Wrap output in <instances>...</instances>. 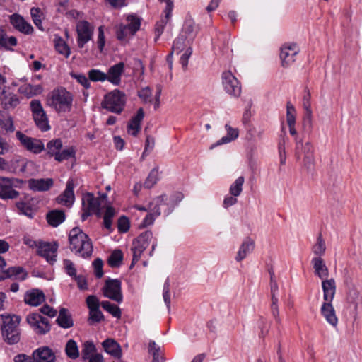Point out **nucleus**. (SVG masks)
I'll list each match as a JSON object with an SVG mask.
<instances>
[{
  "mask_svg": "<svg viewBox=\"0 0 362 362\" xmlns=\"http://www.w3.org/2000/svg\"><path fill=\"white\" fill-rule=\"evenodd\" d=\"M125 104L126 95L124 93L115 89L105 95L101 106L109 112L119 115L124 110Z\"/></svg>",
  "mask_w": 362,
  "mask_h": 362,
  "instance_id": "nucleus-6",
  "label": "nucleus"
},
{
  "mask_svg": "<svg viewBox=\"0 0 362 362\" xmlns=\"http://www.w3.org/2000/svg\"><path fill=\"white\" fill-rule=\"evenodd\" d=\"M74 181L73 179H69L66 189L64 192L57 197L56 200L58 204H62L66 206H71L74 201Z\"/></svg>",
  "mask_w": 362,
  "mask_h": 362,
  "instance_id": "nucleus-25",
  "label": "nucleus"
},
{
  "mask_svg": "<svg viewBox=\"0 0 362 362\" xmlns=\"http://www.w3.org/2000/svg\"><path fill=\"white\" fill-rule=\"evenodd\" d=\"M57 248L58 245L55 243H42L38 245L37 254L50 264H53L56 262Z\"/></svg>",
  "mask_w": 362,
  "mask_h": 362,
  "instance_id": "nucleus-19",
  "label": "nucleus"
},
{
  "mask_svg": "<svg viewBox=\"0 0 362 362\" xmlns=\"http://www.w3.org/2000/svg\"><path fill=\"white\" fill-rule=\"evenodd\" d=\"M222 83L227 93L236 98L240 95L241 86L240 82L230 71L223 72Z\"/></svg>",
  "mask_w": 362,
  "mask_h": 362,
  "instance_id": "nucleus-16",
  "label": "nucleus"
},
{
  "mask_svg": "<svg viewBox=\"0 0 362 362\" xmlns=\"http://www.w3.org/2000/svg\"><path fill=\"white\" fill-rule=\"evenodd\" d=\"M16 206L19 214L25 215L30 218L33 217L34 211L30 204L23 201H20L16 203Z\"/></svg>",
  "mask_w": 362,
  "mask_h": 362,
  "instance_id": "nucleus-42",
  "label": "nucleus"
},
{
  "mask_svg": "<svg viewBox=\"0 0 362 362\" xmlns=\"http://www.w3.org/2000/svg\"><path fill=\"white\" fill-rule=\"evenodd\" d=\"M45 300V296L42 291L35 288L28 291L24 296V302L32 306H37Z\"/></svg>",
  "mask_w": 362,
  "mask_h": 362,
  "instance_id": "nucleus-28",
  "label": "nucleus"
},
{
  "mask_svg": "<svg viewBox=\"0 0 362 362\" xmlns=\"http://www.w3.org/2000/svg\"><path fill=\"white\" fill-rule=\"evenodd\" d=\"M71 250L83 257H88L92 255L93 245L91 240L78 227L72 228L69 234Z\"/></svg>",
  "mask_w": 362,
  "mask_h": 362,
  "instance_id": "nucleus-3",
  "label": "nucleus"
},
{
  "mask_svg": "<svg viewBox=\"0 0 362 362\" xmlns=\"http://www.w3.org/2000/svg\"><path fill=\"white\" fill-rule=\"evenodd\" d=\"M30 15L33 19L34 24L40 30H44V28L42 25L41 16L42 15L40 8H32L30 9Z\"/></svg>",
  "mask_w": 362,
  "mask_h": 362,
  "instance_id": "nucleus-53",
  "label": "nucleus"
},
{
  "mask_svg": "<svg viewBox=\"0 0 362 362\" xmlns=\"http://www.w3.org/2000/svg\"><path fill=\"white\" fill-rule=\"evenodd\" d=\"M123 259V254L120 250H115L108 257L107 262L111 267H118Z\"/></svg>",
  "mask_w": 362,
  "mask_h": 362,
  "instance_id": "nucleus-48",
  "label": "nucleus"
},
{
  "mask_svg": "<svg viewBox=\"0 0 362 362\" xmlns=\"http://www.w3.org/2000/svg\"><path fill=\"white\" fill-rule=\"evenodd\" d=\"M185 37H185L184 35H179L174 40L172 46L173 52H176L177 54H179L182 50H184L185 47Z\"/></svg>",
  "mask_w": 362,
  "mask_h": 362,
  "instance_id": "nucleus-56",
  "label": "nucleus"
},
{
  "mask_svg": "<svg viewBox=\"0 0 362 362\" xmlns=\"http://www.w3.org/2000/svg\"><path fill=\"white\" fill-rule=\"evenodd\" d=\"M35 362H55L56 356L53 351L48 346H42L33 352Z\"/></svg>",
  "mask_w": 362,
  "mask_h": 362,
  "instance_id": "nucleus-26",
  "label": "nucleus"
},
{
  "mask_svg": "<svg viewBox=\"0 0 362 362\" xmlns=\"http://www.w3.org/2000/svg\"><path fill=\"white\" fill-rule=\"evenodd\" d=\"M104 320V315L100 310V308L89 311L88 323L90 325Z\"/></svg>",
  "mask_w": 362,
  "mask_h": 362,
  "instance_id": "nucleus-54",
  "label": "nucleus"
},
{
  "mask_svg": "<svg viewBox=\"0 0 362 362\" xmlns=\"http://www.w3.org/2000/svg\"><path fill=\"white\" fill-rule=\"evenodd\" d=\"M127 20L128 23L124 25L127 27L129 30H130L131 35H134L140 28L141 21L137 16L134 15H129Z\"/></svg>",
  "mask_w": 362,
  "mask_h": 362,
  "instance_id": "nucleus-47",
  "label": "nucleus"
},
{
  "mask_svg": "<svg viewBox=\"0 0 362 362\" xmlns=\"http://www.w3.org/2000/svg\"><path fill=\"white\" fill-rule=\"evenodd\" d=\"M67 356L71 359H76L79 356V351L76 342L74 339H69L65 347Z\"/></svg>",
  "mask_w": 362,
  "mask_h": 362,
  "instance_id": "nucleus-41",
  "label": "nucleus"
},
{
  "mask_svg": "<svg viewBox=\"0 0 362 362\" xmlns=\"http://www.w3.org/2000/svg\"><path fill=\"white\" fill-rule=\"evenodd\" d=\"M86 304L90 310L100 308L101 303H100L99 300L95 296L90 295L86 298Z\"/></svg>",
  "mask_w": 362,
  "mask_h": 362,
  "instance_id": "nucleus-64",
  "label": "nucleus"
},
{
  "mask_svg": "<svg viewBox=\"0 0 362 362\" xmlns=\"http://www.w3.org/2000/svg\"><path fill=\"white\" fill-rule=\"evenodd\" d=\"M30 109L35 125L42 132L50 129L47 115L44 110L41 102L39 100H33L30 103Z\"/></svg>",
  "mask_w": 362,
  "mask_h": 362,
  "instance_id": "nucleus-10",
  "label": "nucleus"
},
{
  "mask_svg": "<svg viewBox=\"0 0 362 362\" xmlns=\"http://www.w3.org/2000/svg\"><path fill=\"white\" fill-rule=\"evenodd\" d=\"M0 100L2 107L5 110L14 109L20 103L19 98L16 94L13 93H6L4 90L1 91Z\"/></svg>",
  "mask_w": 362,
  "mask_h": 362,
  "instance_id": "nucleus-30",
  "label": "nucleus"
},
{
  "mask_svg": "<svg viewBox=\"0 0 362 362\" xmlns=\"http://www.w3.org/2000/svg\"><path fill=\"white\" fill-rule=\"evenodd\" d=\"M296 109L294 106L288 102L286 105V122L288 126L296 124Z\"/></svg>",
  "mask_w": 362,
  "mask_h": 362,
  "instance_id": "nucleus-55",
  "label": "nucleus"
},
{
  "mask_svg": "<svg viewBox=\"0 0 362 362\" xmlns=\"http://www.w3.org/2000/svg\"><path fill=\"white\" fill-rule=\"evenodd\" d=\"M157 197L161 198V203L156 207L161 214L163 210V214L165 216H168L173 212L174 209L178 205V204L182 200L184 196L181 192H175L170 194L169 197L167 194H163Z\"/></svg>",
  "mask_w": 362,
  "mask_h": 362,
  "instance_id": "nucleus-13",
  "label": "nucleus"
},
{
  "mask_svg": "<svg viewBox=\"0 0 362 362\" xmlns=\"http://www.w3.org/2000/svg\"><path fill=\"white\" fill-rule=\"evenodd\" d=\"M21 317L16 315L1 314L0 315V329L1 335L9 345L18 343L21 340V330L19 324Z\"/></svg>",
  "mask_w": 362,
  "mask_h": 362,
  "instance_id": "nucleus-2",
  "label": "nucleus"
},
{
  "mask_svg": "<svg viewBox=\"0 0 362 362\" xmlns=\"http://www.w3.org/2000/svg\"><path fill=\"white\" fill-rule=\"evenodd\" d=\"M96 351L95 346L92 341H86L83 344L81 350L82 358L86 361L88 358H90L92 355H94Z\"/></svg>",
  "mask_w": 362,
  "mask_h": 362,
  "instance_id": "nucleus-46",
  "label": "nucleus"
},
{
  "mask_svg": "<svg viewBox=\"0 0 362 362\" xmlns=\"http://www.w3.org/2000/svg\"><path fill=\"white\" fill-rule=\"evenodd\" d=\"M103 295L118 303L122 302L121 281L118 279H107L103 288Z\"/></svg>",
  "mask_w": 362,
  "mask_h": 362,
  "instance_id": "nucleus-15",
  "label": "nucleus"
},
{
  "mask_svg": "<svg viewBox=\"0 0 362 362\" xmlns=\"http://www.w3.org/2000/svg\"><path fill=\"white\" fill-rule=\"evenodd\" d=\"M93 267L94 268L95 276L100 279L103 276V262L101 259L97 258L93 262Z\"/></svg>",
  "mask_w": 362,
  "mask_h": 362,
  "instance_id": "nucleus-63",
  "label": "nucleus"
},
{
  "mask_svg": "<svg viewBox=\"0 0 362 362\" xmlns=\"http://www.w3.org/2000/svg\"><path fill=\"white\" fill-rule=\"evenodd\" d=\"M117 228L119 233H126L129 229V219L122 216L118 219Z\"/></svg>",
  "mask_w": 362,
  "mask_h": 362,
  "instance_id": "nucleus-62",
  "label": "nucleus"
},
{
  "mask_svg": "<svg viewBox=\"0 0 362 362\" xmlns=\"http://www.w3.org/2000/svg\"><path fill=\"white\" fill-rule=\"evenodd\" d=\"M124 63L119 62L117 64L111 66L107 74V79L110 83L114 86H119L121 83V77L124 71Z\"/></svg>",
  "mask_w": 362,
  "mask_h": 362,
  "instance_id": "nucleus-24",
  "label": "nucleus"
},
{
  "mask_svg": "<svg viewBox=\"0 0 362 362\" xmlns=\"http://www.w3.org/2000/svg\"><path fill=\"white\" fill-rule=\"evenodd\" d=\"M76 149L74 146H69L56 154L55 160L62 162L71 158H75Z\"/></svg>",
  "mask_w": 362,
  "mask_h": 362,
  "instance_id": "nucleus-43",
  "label": "nucleus"
},
{
  "mask_svg": "<svg viewBox=\"0 0 362 362\" xmlns=\"http://www.w3.org/2000/svg\"><path fill=\"white\" fill-rule=\"evenodd\" d=\"M322 288L325 302L321 305L320 313L327 323L335 327L338 324V318L332 304L336 291V283L334 279H330L329 280L322 281Z\"/></svg>",
  "mask_w": 362,
  "mask_h": 362,
  "instance_id": "nucleus-1",
  "label": "nucleus"
},
{
  "mask_svg": "<svg viewBox=\"0 0 362 362\" xmlns=\"http://www.w3.org/2000/svg\"><path fill=\"white\" fill-rule=\"evenodd\" d=\"M255 248V243L250 238H245L240 246L239 250L235 257L237 262L244 259L248 254L252 252Z\"/></svg>",
  "mask_w": 362,
  "mask_h": 362,
  "instance_id": "nucleus-32",
  "label": "nucleus"
},
{
  "mask_svg": "<svg viewBox=\"0 0 362 362\" xmlns=\"http://www.w3.org/2000/svg\"><path fill=\"white\" fill-rule=\"evenodd\" d=\"M166 3V6L164 10L165 17L158 21L155 25V41L156 42L160 36L162 35L168 21L171 17V13L173 8V3L171 0H164Z\"/></svg>",
  "mask_w": 362,
  "mask_h": 362,
  "instance_id": "nucleus-23",
  "label": "nucleus"
},
{
  "mask_svg": "<svg viewBox=\"0 0 362 362\" xmlns=\"http://www.w3.org/2000/svg\"><path fill=\"white\" fill-rule=\"evenodd\" d=\"M295 156L297 160H302L303 166L308 170L313 169L315 166L314 147L311 142L303 143V138H295Z\"/></svg>",
  "mask_w": 362,
  "mask_h": 362,
  "instance_id": "nucleus-5",
  "label": "nucleus"
},
{
  "mask_svg": "<svg viewBox=\"0 0 362 362\" xmlns=\"http://www.w3.org/2000/svg\"><path fill=\"white\" fill-rule=\"evenodd\" d=\"M70 75L71 78L76 79L77 82L82 85L86 89L90 87L89 78H88L84 74L72 72Z\"/></svg>",
  "mask_w": 362,
  "mask_h": 362,
  "instance_id": "nucleus-59",
  "label": "nucleus"
},
{
  "mask_svg": "<svg viewBox=\"0 0 362 362\" xmlns=\"http://www.w3.org/2000/svg\"><path fill=\"white\" fill-rule=\"evenodd\" d=\"M56 322L60 327L64 329H69L74 325L71 314L69 310L64 308H62L59 310Z\"/></svg>",
  "mask_w": 362,
  "mask_h": 362,
  "instance_id": "nucleus-34",
  "label": "nucleus"
},
{
  "mask_svg": "<svg viewBox=\"0 0 362 362\" xmlns=\"http://www.w3.org/2000/svg\"><path fill=\"white\" fill-rule=\"evenodd\" d=\"M10 23L18 31L25 34L30 35L33 32V28L31 24L27 22L23 16L18 13H13L9 16Z\"/></svg>",
  "mask_w": 362,
  "mask_h": 362,
  "instance_id": "nucleus-22",
  "label": "nucleus"
},
{
  "mask_svg": "<svg viewBox=\"0 0 362 362\" xmlns=\"http://www.w3.org/2000/svg\"><path fill=\"white\" fill-rule=\"evenodd\" d=\"M65 218L63 210H52L49 211L46 216L47 223L52 227H57L64 221Z\"/></svg>",
  "mask_w": 362,
  "mask_h": 362,
  "instance_id": "nucleus-37",
  "label": "nucleus"
},
{
  "mask_svg": "<svg viewBox=\"0 0 362 362\" xmlns=\"http://www.w3.org/2000/svg\"><path fill=\"white\" fill-rule=\"evenodd\" d=\"M28 276V272L22 267H11L0 272V281L7 279L24 281Z\"/></svg>",
  "mask_w": 362,
  "mask_h": 362,
  "instance_id": "nucleus-21",
  "label": "nucleus"
},
{
  "mask_svg": "<svg viewBox=\"0 0 362 362\" xmlns=\"http://www.w3.org/2000/svg\"><path fill=\"white\" fill-rule=\"evenodd\" d=\"M0 127L6 132H13L15 130L13 118L11 116L5 118L1 111H0Z\"/></svg>",
  "mask_w": 362,
  "mask_h": 362,
  "instance_id": "nucleus-49",
  "label": "nucleus"
},
{
  "mask_svg": "<svg viewBox=\"0 0 362 362\" xmlns=\"http://www.w3.org/2000/svg\"><path fill=\"white\" fill-rule=\"evenodd\" d=\"M102 308L111 314L113 317L119 319L121 317V310L118 305L105 300L101 302Z\"/></svg>",
  "mask_w": 362,
  "mask_h": 362,
  "instance_id": "nucleus-45",
  "label": "nucleus"
},
{
  "mask_svg": "<svg viewBox=\"0 0 362 362\" xmlns=\"http://www.w3.org/2000/svg\"><path fill=\"white\" fill-rule=\"evenodd\" d=\"M170 279L168 277L163 285V300L168 309L170 310Z\"/></svg>",
  "mask_w": 362,
  "mask_h": 362,
  "instance_id": "nucleus-57",
  "label": "nucleus"
},
{
  "mask_svg": "<svg viewBox=\"0 0 362 362\" xmlns=\"http://www.w3.org/2000/svg\"><path fill=\"white\" fill-rule=\"evenodd\" d=\"M26 321L37 334H45L51 329L49 320L39 313H30L26 317Z\"/></svg>",
  "mask_w": 362,
  "mask_h": 362,
  "instance_id": "nucleus-14",
  "label": "nucleus"
},
{
  "mask_svg": "<svg viewBox=\"0 0 362 362\" xmlns=\"http://www.w3.org/2000/svg\"><path fill=\"white\" fill-rule=\"evenodd\" d=\"M62 141L60 139L49 141L47 144V154L55 158L56 154L62 149Z\"/></svg>",
  "mask_w": 362,
  "mask_h": 362,
  "instance_id": "nucleus-40",
  "label": "nucleus"
},
{
  "mask_svg": "<svg viewBox=\"0 0 362 362\" xmlns=\"http://www.w3.org/2000/svg\"><path fill=\"white\" fill-rule=\"evenodd\" d=\"M162 202V199L155 197L149 203V213L145 216L140 224V227L146 228L152 225L155 219L160 216V211L156 208Z\"/></svg>",
  "mask_w": 362,
  "mask_h": 362,
  "instance_id": "nucleus-20",
  "label": "nucleus"
},
{
  "mask_svg": "<svg viewBox=\"0 0 362 362\" xmlns=\"http://www.w3.org/2000/svg\"><path fill=\"white\" fill-rule=\"evenodd\" d=\"M311 264L314 269L315 274L323 281L329 276V269L324 259L320 257H313Z\"/></svg>",
  "mask_w": 362,
  "mask_h": 362,
  "instance_id": "nucleus-29",
  "label": "nucleus"
},
{
  "mask_svg": "<svg viewBox=\"0 0 362 362\" xmlns=\"http://www.w3.org/2000/svg\"><path fill=\"white\" fill-rule=\"evenodd\" d=\"M76 31L77 45L82 49L88 42L92 40L94 26L86 20L79 21L76 23Z\"/></svg>",
  "mask_w": 362,
  "mask_h": 362,
  "instance_id": "nucleus-11",
  "label": "nucleus"
},
{
  "mask_svg": "<svg viewBox=\"0 0 362 362\" xmlns=\"http://www.w3.org/2000/svg\"><path fill=\"white\" fill-rule=\"evenodd\" d=\"M312 250L317 257H321V256L325 255L326 251V245L321 233L317 236V243L313 245Z\"/></svg>",
  "mask_w": 362,
  "mask_h": 362,
  "instance_id": "nucleus-50",
  "label": "nucleus"
},
{
  "mask_svg": "<svg viewBox=\"0 0 362 362\" xmlns=\"http://www.w3.org/2000/svg\"><path fill=\"white\" fill-rule=\"evenodd\" d=\"M16 136L21 145L29 152L39 154L45 150V145L41 139L28 136L21 131L16 132Z\"/></svg>",
  "mask_w": 362,
  "mask_h": 362,
  "instance_id": "nucleus-12",
  "label": "nucleus"
},
{
  "mask_svg": "<svg viewBox=\"0 0 362 362\" xmlns=\"http://www.w3.org/2000/svg\"><path fill=\"white\" fill-rule=\"evenodd\" d=\"M128 35H131L130 30L124 25L121 24L116 30L117 39L119 41H124Z\"/></svg>",
  "mask_w": 362,
  "mask_h": 362,
  "instance_id": "nucleus-60",
  "label": "nucleus"
},
{
  "mask_svg": "<svg viewBox=\"0 0 362 362\" xmlns=\"http://www.w3.org/2000/svg\"><path fill=\"white\" fill-rule=\"evenodd\" d=\"M89 80L93 82H103L107 79V74L99 69H92L88 73Z\"/></svg>",
  "mask_w": 362,
  "mask_h": 362,
  "instance_id": "nucleus-52",
  "label": "nucleus"
},
{
  "mask_svg": "<svg viewBox=\"0 0 362 362\" xmlns=\"http://www.w3.org/2000/svg\"><path fill=\"white\" fill-rule=\"evenodd\" d=\"M225 128L227 131V135L223 136L221 139L217 141L216 144H212L211 148H214L216 146L222 144L230 143L238 137L239 132L238 129L233 128L229 124H226Z\"/></svg>",
  "mask_w": 362,
  "mask_h": 362,
  "instance_id": "nucleus-36",
  "label": "nucleus"
},
{
  "mask_svg": "<svg viewBox=\"0 0 362 362\" xmlns=\"http://www.w3.org/2000/svg\"><path fill=\"white\" fill-rule=\"evenodd\" d=\"M272 304H271V313L274 318L275 319V321L277 324H280L281 322V320L279 317V306H278V298H272Z\"/></svg>",
  "mask_w": 362,
  "mask_h": 362,
  "instance_id": "nucleus-58",
  "label": "nucleus"
},
{
  "mask_svg": "<svg viewBox=\"0 0 362 362\" xmlns=\"http://www.w3.org/2000/svg\"><path fill=\"white\" fill-rule=\"evenodd\" d=\"M54 181L52 178L30 179L28 187L34 192H45L49 190L53 185Z\"/></svg>",
  "mask_w": 362,
  "mask_h": 362,
  "instance_id": "nucleus-27",
  "label": "nucleus"
},
{
  "mask_svg": "<svg viewBox=\"0 0 362 362\" xmlns=\"http://www.w3.org/2000/svg\"><path fill=\"white\" fill-rule=\"evenodd\" d=\"M107 198L106 194H103L100 197L95 198L93 194L87 192L82 197V221H86L88 217L95 214L99 215L102 201Z\"/></svg>",
  "mask_w": 362,
  "mask_h": 362,
  "instance_id": "nucleus-7",
  "label": "nucleus"
},
{
  "mask_svg": "<svg viewBox=\"0 0 362 362\" xmlns=\"http://www.w3.org/2000/svg\"><path fill=\"white\" fill-rule=\"evenodd\" d=\"M72 101V94L62 87L54 89L47 98V104L57 112L69 111Z\"/></svg>",
  "mask_w": 362,
  "mask_h": 362,
  "instance_id": "nucleus-4",
  "label": "nucleus"
},
{
  "mask_svg": "<svg viewBox=\"0 0 362 362\" xmlns=\"http://www.w3.org/2000/svg\"><path fill=\"white\" fill-rule=\"evenodd\" d=\"M344 282L348 288L346 293L348 308L351 310V315L356 320L358 317V305L362 303V295L356 286L352 284L351 278L346 277Z\"/></svg>",
  "mask_w": 362,
  "mask_h": 362,
  "instance_id": "nucleus-9",
  "label": "nucleus"
},
{
  "mask_svg": "<svg viewBox=\"0 0 362 362\" xmlns=\"http://www.w3.org/2000/svg\"><path fill=\"white\" fill-rule=\"evenodd\" d=\"M17 39L14 36L8 37L6 30L0 25V48L6 50H13V47L16 46Z\"/></svg>",
  "mask_w": 362,
  "mask_h": 362,
  "instance_id": "nucleus-35",
  "label": "nucleus"
},
{
  "mask_svg": "<svg viewBox=\"0 0 362 362\" xmlns=\"http://www.w3.org/2000/svg\"><path fill=\"white\" fill-rule=\"evenodd\" d=\"M13 180L0 177V198L2 199H14L19 196V192L13 188Z\"/></svg>",
  "mask_w": 362,
  "mask_h": 362,
  "instance_id": "nucleus-18",
  "label": "nucleus"
},
{
  "mask_svg": "<svg viewBox=\"0 0 362 362\" xmlns=\"http://www.w3.org/2000/svg\"><path fill=\"white\" fill-rule=\"evenodd\" d=\"M158 170L155 168L151 170L147 178L144 183V187L151 189L153 187L158 181Z\"/></svg>",
  "mask_w": 362,
  "mask_h": 362,
  "instance_id": "nucleus-51",
  "label": "nucleus"
},
{
  "mask_svg": "<svg viewBox=\"0 0 362 362\" xmlns=\"http://www.w3.org/2000/svg\"><path fill=\"white\" fill-rule=\"evenodd\" d=\"M28 160L21 156H16L13 158L8 163V168L6 171L17 173H25L27 168Z\"/></svg>",
  "mask_w": 362,
  "mask_h": 362,
  "instance_id": "nucleus-31",
  "label": "nucleus"
},
{
  "mask_svg": "<svg viewBox=\"0 0 362 362\" xmlns=\"http://www.w3.org/2000/svg\"><path fill=\"white\" fill-rule=\"evenodd\" d=\"M244 182L245 178L243 176L238 177L230 186V194L233 197H238L243 192V185Z\"/></svg>",
  "mask_w": 362,
  "mask_h": 362,
  "instance_id": "nucleus-44",
  "label": "nucleus"
},
{
  "mask_svg": "<svg viewBox=\"0 0 362 362\" xmlns=\"http://www.w3.org/2000/svg\"><path fill=\"white\" fill-rule=\"evenodd\" d=\"M152 238V232L150 230H146L141 233L133 240L131 247L133 257L130 264V269H132L135 264L140 259L142 253L149 245V243Z\"/></svg>",
  "mask_w": 362,
  "mask_h": 362,
  "instance_id": "nucleus-8",
  "label": "nucleus"
},
{
  "mask_svg": "<svg viewBox=\"0 0 362 362\" xmlns=\"http://www.w3.org/2000/svg\"><path fill=\"white\" fill-rule=\"evenodd\" d=\"M299 47L296 43L284 45L280 52L282 66H290L295 62V57L299 53Z\"/></svg>",
  "mask_w": 362,
  "mask_h": 362,
  "instance_id": "nucleus-17",
  "label": "nucleus"
},
{
  "mask_svg": "<svg viewBox=\"0 0 362 362\" xmlns=\"http://www.w3.org/2000/svg\"><path fill=\"white\" fill-rule=\"evenodd\" d=\"M43 90L40 85H31L30 83L24 84L18 88V92L27 98H31L34 95L40 94Z\"/></svg>",
  "mask_w": 362,
  "mask_h": 362,
  "instance_id": "nucleus-38",
  "label": "nucleus"
},
{
  "mask_svg": "<svg viewBox=\"0 0 362 362\" xmlns=\"http://www.w3.org/2000/svg\"><path fill=\"white\" fill-rule=\"evenodd\" d=\"M102 345L105 351L112 356L116 358H119L122 356L121 347L115 340L107 339L102 343Z\"/></svg>",
  "mask_w": 362,
  "mask_h": 362,
  "instance_id": "nucleus-33",
  "label": "nucleus"
},
{
  "mask_svg": "<svg viewBox=\"0 0 362 362\" xmlns=\"http://www.w3.org/2000/svg\"><path fill=\"white\" fill-rule=\"evenodd\" d=\"M54 42L57 52L68 58L71 54L70 48L62 37L55 35Z\"/></svg>",
  "mask_w": 362,
  "mask_h": 362,
  "instance_id": "nucleus-39",
  "label": "nucleus"
},
{
  "mask_svg": "<svg viewBox=\"0 0 362 362\" xmlns=\"http://www.w3.org/2000/svg\"><path fill=\"white\" fill-rule=\"evenodd\" d=\"M184 31L187 37L191 39L194 38L197 33L194 23L192 21H187L184 25Z\"/></svg>",
  "mask_w": 362,
  "mask_h": 362,
  "instance_id": "nucleus-61",
  "label": "nucleus"
}]
</instances>
